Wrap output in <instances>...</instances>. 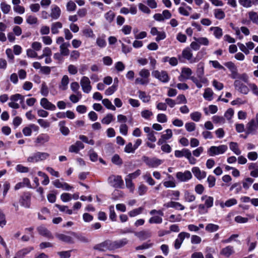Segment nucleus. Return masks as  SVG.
Wrapping results in <instances>:
<instances>
[{
	"mask_svg": "<svg viewBox=\"0 0 258 258\" xmlns=\"http://www.w3.org/2000/svg\"><path fill=\"white\" fill-rule=\"evenodd\" d=\"M1 9L4 14H7L10 11L11 7L6 2H3L1 3Z\"/></svg>",
	"mask_w": 258,
	"mask_h": 258,
	"instance_id": "864d4df0",
	"label": "nucleus"
},
{
	"mask_svg": "<svg viewBox=\"0 0 258 258\" xmlns=\"http://www.w3.org/2000/svg\"><path fill=\"white\" fill-rule=\"evenodd\" d=\"M201 200L203 201H205V205L207 208H210L213 205L214 199L213 197L208 196L207 195H204L202 197Z\"/></svg>",
	"mask_w": 258,
	"mask_h": 258,
	"instance_id": "473e14b6",
	"label": "nucleus"
},
{
	"mask_svg": "<svg viewBox=\"0 0 258 258\" xmlns=\"http://www.w3.org/2000/svg\"><path fill=\"white\" fill-rule=\"evenodd\" d=\"M108 250L111 251L121 248L128 243V240L124 238L119 240L111 241L109 239L106 240Z\"/></svg>",
	"mask_w": 258,
	"mask_h": 258,
	"instance_id": "7ed1b4c3",
	"label": "nucleus"
},
{
	"mask_svg": "<svg viewBox=\"0 0 258 258\" xmlns=\"http://www.w3.org/2000/svg\"><path fill=\"white\" fill-rule=\"evenodd\" d=\"M61 15V10L59 7L56 5H53L51 6V13L50 16L52 19H58Z\"/></svg>",
	"mask_w": 258,
	"mask_h": 258,
	"instance_id": "4be33fe9",
	"label": "nucleus"
},
{
	"mask_svg": "<svg viewBox=\"0 0 258 258\" xmlns=\"http://www.w3.org/2000/svg\"><path fill=\"white\" fill-rule=\"evenodd\" d=\"M212 119L215 123L224 124L225 122V118L222 116L214 115Z\"/></svg>",
	"mask_w": 258,
	"mask_h": 258,
	"instance_id": "4d7b16f0",
	"label": "nucleus"
},
{
	"mask_svg": "<svg viewBox=\"0 0 258 258\" xmlns=\"http://www.w3.org/2000/svg\"><path fill=\"white\" fill-rule=\"evenodd\" d=\"M196 199L195 196L189 192L188 190H185L184 192V200L186 202L190 203L194 202Z\"/></svg>",
	"mask_w": 258,
	"mask_h": 258,
	"instance_id": "4c0bfd02",
	"label": "nucleus"
},
{
	"mask_svg": "<svg viewBox=\"0 0 258 258\" xmlns=\"http://www.w3.org/2000/svg\"><path fill=\"white\" fill-rule=\"evenodd\" d=\"M74 232H68L66 234L56 233L55 235V237L60 241L66 243L73 244L75 243L74 239Z\"/></svg>",
	"mask_w": 258,
	"mask_h": 258,
	"instance_id": "0eeeda50",
	"label": "nucleus"
},
{
	"mask_svg": "<svg viewBox=\"0 0 258 258\" xmlns=\"http://www.w3.org/2000/svg\"><path fill=\"white\" fill-rule=\"evenodd\" d=\"M62 24L60 22L52 23L51 25V31L53 34H57L59 33V29L62 28Z\"/></svg>",
	"mask_w": 258,
	"mask_h": 258,
	"instance_id": "72a5a7b5",
	"label": "nucleus"
},
{
	"mask_svg": "<svg viewBox=\"0 0 258 258\" xmlns=\"http://www.w3.org/2000/svg\"><path fill=\"white\" fill-rule=\"evenodd\" d=\"M108 181L109 184L114 188H121L123 185V181L120 175H111Z\"/></svg>",
	"mask_w": 258,
	"mask_h": 258,
	"instance_id": "1a4fd4ad",
	"label": "nucleus"
},
{
	"mask_svg": "<svg viewBox=\"0 0 258 258\" xmlns=\"http://www.w3.org/2000/svg\"><path fill=\"white\" fill-rule=\"evenodd\" d=\"M214 15L216 19L222 20L225 17L224 12L221 9H216L214 11Z\"/></svg>",
	"mask_w": 258,
	"mask_h": 258,
	"instance_id": "ea45409f",
	"label": "nucleus"
},
{
	"mask_svg": "<svg viewBox=\"0 0 258 258\" xmlns=\"http://www.w3.org/2000/svg\"><path fill=\"white\" fill-rule=\"evenodd\" d=\"M58 126L60 133L65 136L69 135L70 131L69 128L66 126V121L65 120L60 121L58 123Z\"/></svg>",
	"mask_w": 258,
	"mask_h": 258,
	"instance_id": "cd10ccee",
	"label": "nucleus"
},
{
	"mask_svg": "<svg viewBox=\"0 0 258 258\" xmlns=\"http://www.w3.org/2000/svg\"><path fill=\"white\" fill-rule=\"evenodd\" d=\"M191 171L194 176L199 180H201L206 177L207 173L205 171L201 170L199 167H194Z\"/></svg>",
	"mask_w": 258,
	"mask_h": 258,
	"instance_id": "aec40b11",
	"label": "nucleus"
},
{
	"mask_svg": "<svg viewBox=\"0 0 258 258\" xmlns=\"http://www.w3.org/2000/svg\"><path fill=\"white\" fill-rule=\"evenodd\" d=\"M258 125L254 119H251L246 125V134L247 135H255L257 133Z\"/></svg>",
	"mask_w": 258,
	"mask_h": 258,
	"instance_id": "ddd939ff",
	"label": "nucleus"
},
{
	"mask_svg": "<svg viewBox=\"0 0 258 258\" xmlns=\"http://www.w3.org/2000/svg\"><path fill=\"white\" fill-rule=\"evenodd\" d=\"M139 94V98L145 103H147L149 102L151 99V97L150 95H147L146 93L144 91H139L138 92Z\"/></svg>",
	"mask_w": 258,
	"mask_h": 258,
	"instance_id": "58836bf2",
	"label": "nucleus"
},
{
	"mask_svg": "<svg viewBox=\"0 0 258 258\" xmlns=\"http://www.w3.org/2000/svg\"><path fill=\"white\" fill-rule=\"evenodd\" d=\"M248 16L249 19L253 23L258 22V15L256 12L252 11L249 12L248 13Z\"/></svg>",
	"mask_w": 258,
	"mask_h": 258,
	"instance_id": "774afa93",
	"label": "nucleus"
},
{
	"mask_svg": "<svg viewBox=\"0 0 258 258\" xmlns=\"http://www.w3.org/2000/svg\"><path fill=\"white\" fill-rule=\"evenodd\" d=\"M205 63L201 61L197 64L196 73L198 77H204Z\"/></svg>",
	"mask_w": 258,
	"mask_h": 258,
	"instance_id": "e433bc0d",
	"label": "nucleus"
},
{
	"mask_svg": "<svg viewBox=\"0 0 258 258\" xmlns=\"http://www.w3.org/2000/svg\"><path fill=\"white\" fill-rule=\"evenodd\" d=\"M50 136L46 133L39 134L35 139L34 143L36 147H41L44 146L50 141Z\"/></svg>",
	"mask_w": 258,
	"mask_h": 258,
	"instance_id": "6e6552de",
	"label": "nucleus"
},
{
	"mask_svg": "<svg viewBox=\"0 0 258 258\" xmlns=\"http://www.w3.org/2000/svg\"><path fill=\"white\" fill-rule=\"evenodd\" d=\"M190 117L192 120L198 122L202 117V113L200 112L196 111L190 113Z\"/></svg>",
	"mask_w": 258,
	"mask_h": 258,
	"instance_id": "052dcab7",
	"label": "nucleus"
},
{
	"mask_svg": "<svg viewBox=\"0 0 258 258\" xmlns=\"http://www.w3.org/2000/svg\"><path fill=\"white\" fill-rule=\"evenodd\" d=\"M190 79L195 83L198 88H201L203 86V84H206L208 82V79L205 77H196L192 76Z\"/></svg>",
	"mask_w": 258,
	"mask_h": 258,
	"instance_id": "412c9836",
	"label": "nucleus"
},
{
	"mask_svg": "<svg viewBox=\"0 0 258 258\" xmlns=\"http://www.w3.org/2000/svg\"><path fill=\"white\" fill-rule=\"evenodd\" d=\"M181 73L187 79H189L192 74L191 70L187 67H183L181 69Z\"/></svg>",
	"mask_w": 258,
	"mask_h": 258,
	"instance_id": "09e8293b",
	"label": "nucleus"
},
{
	"mask_svg": "<svg viewBox=\"0 0 258 258\" xmlns=\"http://www.w3.org/2000/svg\"><path fill=\"white\" fill-rule=\"evenodd\" d=\"M210 30L213 32V35L217 39H220L223 35L222 29L219 27H211Z\"/></svg>",
	"mask_w": 258,
	"mask_h": 258,
	"instance_id": "c9c22d12",
	"label": "nucleus"
},
{
	"mask_svg": "<svg viewBox=\"0 0 258 258\" xmlns=\"http://www.w3.org/2000/svg\"><path fill=\"white\" fill-rule=\"evenodd\" d=\"M96 44L100 47H105L106 45L105 36H102V37H98L96 40Z\"/></svg>",
	"mask_w": 258,
	"mask_h": 258,
	"instance_id": "69168bd1",
	"label": "nucleus"
},
{
	"mask_svg": "<svg viewBox=\"0 0 258 258\" xmlns=\"http://www.w3.org/2000/svg\"><path fill=\"white\" fill-rule=\"evenodd\" d=\"M192 177V174L189 170H185L184 172L179 171L176 173V178L179 182H187Z\"/></svg>",
	"mask_w": 258,
	"mask_h": 258,
	"instance_id": "9b49d317",
	"label": "nucleus"
},
{
	"mask_svg": "<svg viewBox=\"0 0 258 258\" xmlns=\"http://www.w3.org/2000/svg\"><path fill=\"white\" fill-rule=\"evenodd\" d=\"M40 92L43 96L45 97L48 95V88L45 82H43L41 84Z\"/></svg>",
	"mask_w": 258,
	"mask_h": 258,
	"instance_id": "0e129e2a",
	"label": "nucleus"
},
{
	"mask_svg": "<svg viewBox=\"0 0 258 258\" xmlns=\"http://www.w3.org/2000/svg\"><path fill=\"white\" fill-rule=\"evenodd\" d=\"M234 115V110L232 108H229L224 113V118H226L230 122Z\"/></svg>",
	"mask_w": 258,
	"mask_h": 258,
	"instance_id": "e2e57ef3",
	"label": "nucleus"
},
{
	"mask_svg": "<svg viewBox=\"0 0 258 258\" xmlns=\"http://www.w3.org/2000/svg\"><path fill=\"white\" fill-rule=\"evenodd\" d=\"M149 213L151 215L153 216L149 220L150 224H161L162 223L163 219L162 217L163 216L164 213L162 210H152L150 211Z\"/></svg>",
	"mask_w": 258,
	"mask_h": 258,
	"instance_id": "20e7f679",
	"label": "nucleus"
},
{
	"mask_svg": "<svg viewBox=\"0 0 258 258\" xmlns=\"http://www.w3.org/2000/svg\"><path fill=\"white\" fill-rule=\"evenodd\" d=\"M50 154L47 152H37L29 156L27 161L29 163H37L43 161L49 158Z\"/></svg>",
	"mask_w": 258,
	"mask_h": 258,
	"instance_id": "f257e3e1",
	"label": "nucleus"
},
{
	"mask_svg": "<svg viewBox=\"0 0 258 258\" xmlns=\"http://www.w3.org/2000/svg\"><path fill=\"white\" fill-rule=\"evenodd\" d=\"M55 206L61 212H65L69 215L73 214V211L71 209H69L68 207L66 206H61L58 204H55Z\"/></svg>",
	"mask_w": 258,
	"mask_h": 258,
	"instance_id": "6e6d98bb",
	"label": "nucleus"
},
{
	"mask_svg": "<svg viewBox=\"0 0 258 258\" xmlns=\"http://www.w3.org/2000/svg\"><path fill=\"white\" fill-rule=\"evenodd\" d=\"M74 235V239H77L78 240L83 242H87L88 241V239L87 237L81 234H78L74 232V233L72 234Z\"/></svg>",
	"mask_w": 258,
	"mask_h": 258,
	"instance_id": "bf43d9fd",
	"label": "nucleus"
},
{
	"mask_svg": "<svg viewBox=\"0 0 258 258\" xmlns=\"http://www.w3.org/2000/svg\"><path fill=\"white\" fill-rule=\"evenodd\" d=\"M143 160L150 168H156L163 163L161 160L155 157L151 158L148 157L144 156Z\"/></svg>",
	"mask_w": 258,
	"mask_h": 258,
	"instance_id": "9d476101",
	"label": "nucleus"
},
{
	"mask_svg": "<svg viewBox=\"0 0 258 258\" xmlns=\"http://www.w3.org/2000/svg\"><path fill=\"white\" fill-rule=\"evenodd\" d=\"M234 253V247L232 246L228 245L223 248L220 251V254L225 257H229Z\"/></svg>",
	"mask_w": 258,
	"mask_h": 258,
	"instance_id": "bb28decb",
	"label": "nucleus"
},
{
	"mask_svg": "<svg viewBox=\"0 0 258 258\" xmlns=\"http://www.w3.org/2000/svg\"><path fill=\"white\" fill-rule=\"evenodd\" d=\"M181 56L188 60L190 63H195L197 62L196 58H193L191 50L188 47H186L182 50L181 55L178 56L179 59H180Z\"/></svg>",
	"mask_w": 258,
	"mask_h": 258,
	"instance_id": "4468645a",
	"label": "nucleus"
},
{
	"mask_svg": "<svg viewBox=\"0 0 258 258\" xmlns=\"http://www.w3.org/2000/svg\"><path fill=\"white\" fill-rule=\"evenodd\" d=\"M152 75L153 77L163 83H167L170 80V77L166 71L155 70L152 72Z\"/></svg>",
	"mask_w": 258,
	"mask_h": 258,
	"instance_id": "423d86ee",
	"label": "nucleus"
},
{
	"mask_svg": "<svg viewBox=\"0 0 258 258\" xmlns=\"http://www.w3.org/2000/svg\"><path fill=\"white\" fill-rule=\"evenodd\" d=\"M70 46V44L69 42H67V43L61 44L59 46V51L61 54H62V56H68L70 53V50L69 49V47Z\"/></svg>",
	"mask_w": 258,
	"mask_h": 258,
	"instance_id": "2f4dec72",
	"label": "nucleus"
},
{
	"mask_svg": "<svg viewBox=\"0 0 258 258\" xmlns=\"http://www.w3.org/2000/svg\"><path fill=\"white\" fill-rule=\"evenodd\" d=\"M93 248L95 250L101 252L108 250L106 240L95 245Z\"/></svg>",
	"mask_w": 258,
	"mask_h": 258,
	"instance_id": "f704fd0d",
	"label": "nucleus"
},
{
	"mask_svg": "<svg viewBox=\"0 0 258 258\" xmlns=\"http://www.w3.org/2000/svg\"><path fill=\"white\" fill-rule=\"evenodd\" d=\"M135 235L142 240H146L152 236V233L149 230H142L135 232Z\"/></svg>",
	"mask_w": 258,
	"mask_h": 258,
	"instance_id": "a878e982",
	"label": "nucleus"
},
{
	"mask_svg": "<svg viewBox=\"0 0 258 258\" xmlns=\"http://www.w3.org/2000/svg\"><path fill=\"white\" fill-rule=\"evenodd\" d=\"M165 134H163L161 138L159 139L157 144L161 145L164 143L167 140H169L172 137V132L171 129H167L165 131Z\"/></svg>",
	"mask_w": 258,
	"mask_h": 258,
	"instance_id": "6ab92c4d",
	"label": "nucleus"
},
{
	"mask_svg": "<svg viewBox=\"0 0 258 258\" xmlns=\"http://www.w3.org/2000/svg\"><path fill=\"white\" fill-rule=\"evenodd\" d=\"M102 104L108 109L111 110H115V107L112 104L108 99H104L102 100Z\"/></svg>",
	"mask_w": 258,
	"mask_h": 258,
	"instance_id": "8fccbe9b",
	"label": "nucleus"
},
{
	"mask_svg": "<svg viewBox=\"0 0 258 258\" xmlns=\"http://www.w3.org/2000/svg\"><path fill=\"white\" fill-rule=\"evenodd\" d=\"M33 249V247H29L24 248L17 253V256L18 257H23L25 255L29 253L31 250Z\"/></svg>",
	"mask_w": 258,
	"mask_h": 258,
	"instance_id": "c03bdc74",
	"label": "nucleus"
},
{
	"mask_svg": "<svg viewBox=\"0 0 258 258\" xmlns=\"http://www.w3.org/2000/svg\"><path fill=\"white\" fill-rule=\"evenodd\" d=\"M234 86L236 89L243 94H247L249 92L248 87L243 84L239 80H236L234 81Z\"/></svg>",
	"mask_w": 258,
	"mask_h": 258,
	"instance_id": "dca6fc26",
	"label": "nucleus"
},
{
	"mask_svg": "<svg viewBox=\"0 0 258 258\" xmlns=\"http://www.w3.org/2000/svg\"><path fill=\"white\" fill-rule=\"evenodd\" d=\"M163 206L167 208H173L178 210H183L185 209L184 206L180 203L173 201L165 203Z\"/></svg>",
	"mask_w": 258,
	"mask_h": 258,
	"instance_id": "5701e85b",
	"label": "nucleus"
},
{
	"mask_svg": "<svg viewBox=\"0 0 258 258\" xmlns=\"http://www.w3.org/2000/svg\"><path fill=\"white\" fill-rule=\"evenodd\" d=\"M153 115V112L148 109L143 110L141 112V116L146 120H150Z\"/></svg>",
	"mask_w": 258,
	"mask_h": 258,
	"instance_id": "49530a36",
	"label": "nucleus"
},
{
	"mask_svg": "<svg viewBox=\"0 0 258 258\" xmlns=\"http://www.w3.org/2000/svg\"><path fill=\"white\" fill-rule=\"evenodd\" d=\"M84 148V144L81 141H77L75 144L72 145L69 149V151L71 153H78L81 149Z\"/></svg>",
	"mask_w": 258,
	"mask_h": 258,
	"instance_id": "393cba45",
	"label": "nucleus"
},
{
	"mask_svg": "<svg viewBox=\"0 0 258 258\" xmlns=\"http://www.w3.org/2000/svg\"><path fill=\"white\" fill-rule=\"evenodd\" d=\"M181 5L184 6H185V7H180L178 8V12L181 15L184 16H188L189 15V11H191V8L189 6H186V4L184 3H182Z\"/></svg>",
	"mask_w": 258,
	"mask_h": 258,
	"instance_id": "c756f323",
	"label": "nucleus"
},
{
	"mask_svg": "<svg viewBox=\"0 0 258 258\" xmlns=\"http://www.w3.org/2000/svg\"><path fill=\"white\" fill-rule=\"evenodd\" d=\"M53 184L56 188H62L66 190H71L73 187L66 182H62L59 179H56L52 182Z\"/></svg>",
	"mask_w": 258,
	"mask_h": 258,
	"instance_id": "b1692460",
	"label": "nucleus"
},
{
	"mask_svg": "<svg viewBox=\"0 0 258 258\" xmlns=\"http://www.w3.org/2000/svg\"><path fill=\"white\" fill-rule=\"evenodd\" d=\"M37 230L40 235L50 239L53 238L50 232L45 227L40 226L38 227Z\"/></svg>",
	"mask_w": 258,
	"mask_h": 258,
	"instance_id": "c85d7f7f",
	"label": "nucleus"
},
{
	"mask_svg": "<svg viewBox=\"0 0 258 258\" xmlns=\"http://www.w3.org/2000/svg\"><path fill=\"white\" fill-rule=\"evenodd\" d=\"M115 16V14L113 11H109L105 14L104 18L107 22L110 23L113 21Z\"/></svg>",
	"mask_w": 258,
	"mask_h": 258,
	"instance_id": "3c124183",
	"label": "nucleus"
},
{
	"mask_svg": "<svg viewBox=\"0 0 258 258\" xmlns=\"http://www.w3.org/2000/svg\"><path fill=\"white\" fill-rule=\"evenodd\" d=\"M69 83V78L67 75H64L59 85L58 88L60 90L64 91L68 89V86Z\"/></svg>",
	"mask_w": 258,
	"mask_h": 258,
	"instance_id": "7c9ffc66",
	"label": "nucleus"
},
{
	"mask_svg": "<svg viewBox=\"0 0 258 258\" xmlns=\"http://www.w3.org/2000/svg\"><path fill=\"white\" fill-rule=\"evenodd\" d=\"M40 105L44 109L54 111L56 109V106L54 104L48 101L46 98H43L40 100Z\"/></svg>",
	"mask_w": 258,
	"mask_h": 258,
	"instance_id": "a211bd4d",
	"label": "nucleus"
},
{
	"mask_svg": "<svg viewBox=\"0 0 258 258\" xmlns=\"http://www.w3.org/2000/svg\"><path fill=\"white\" fill-rule=\"evenodd\" d=\"M114 119L113 115L111 113H108L101 120L103 124H109Z\"/></svg>",
	"mask_w": 258,
	"mask_h": 258,
	"instance_id": "603ef678",
	"label": "nucleus"
},
{
	"mask_svg": "<svg viewBox=\"0 0 258 258\" xmlns=\"http://www.w3.org/2000/svg\"><path fill=\"white\" fill-rule=\"evenodd\" d=\"M188 149H183L182 150H175L174 152L175 156L177 158L186 157V151H189Z\"/></svg>",
	"mask_w": 258,
	"mask_h": 258,
	"instance_id": "13d9d810",
	"label": "nucleus"
},
{
	"mask_svg": "<svg viewBox=\"0 0 258 258\" xmlns=\"http://www.w3.org/2000/svg\"><path fill=\"white\" fill-rule=\"evenodd\" d=\"M254 182V179L250 177L246 178L242 181L243 187L247 190L248 189L252 183Z\"/></svg>",
	"mask_w": 258,
	"mask_h": 258,
	"instance_id": "de8ad7c7",
	"label": "nucleus"
},
{
	"mask_svg": "<svg viewBox=\"0 0 258 258\" xmlns=\"http://www.w3.org/2000/svg\"><path fill=\"white\" fill-rule=\"evenodd\" d=\"M91 82L88 77L83 76L80 80V85L81 86L83 91L85 93H89L92 90L91 86Z\"/></svg>",
	"mask_w": 258,
	"mask_h": 258,
	"instance_id": "f8f14e48",
	"label": "nucleus"
},
{
	"mask_svg": "<svg viewBox=\"0 0 258 258\" xmlns=\"http://www.w3.org/2000/svg\"><path fill=\"white\" fill-rule=\"evenodd\" d=\"M228 150V147L226 145H221L219 146H211L207 151L210 156H215L225 153Z\"/></svg>",
	"mask_w": 258,
	"mask_h": 258,
	"instance_id": "39448f33",
	"label": "nucleus"
},
{
	"mask_svg": "<svg viewBox=\"0 0 258 258\" xmlns=\"http://www.w3.org/2000/svg\"><path fill=\"white\" fill-rule=\"evenodd\" d=\"M21 98H22V95L20 94H16L11 96L10 100L11 101L9 103V106L14 109H18L20 105L16 102L20 100Z\"/></svg>",
	"mask_w": 258,
	"mask_h": 258,
	"instance_id": "f3484780",
	"label": "nucleus"
},
{
	"mask_svg": "<svg viewBox=\"0 0 258 258\" xmlns=\"http://www.w3.org/2000/svg\"><path fill=\"white\" fill-rule=\"evenodd\" d=\"M229 148L236 155H239L241 154V151L238 148V146L236 142H230L229 144Z\"/></svg>",
	"mask_w": 258,
	"mask_h": 258,
	"instance_id": "a18cd8bd",
	"label": "nucleus"
},
{
	"mask_svg": "<svg viewBox=\"0 0 258 258\" xmlns=\"http://www.w3.org/2000/svg\"><path fill=\"white\" fill-rule=\"evenodd\" d=\"M213 94L214 92L210 88H207L205 90L203 97L206 100L211 101L213 99Z\"/></svg>",
	"mask_w": 258,
	"mask_h": 258,
	"instance_id": "a19ab883",
	"label": "nucleus"
},
{
	"mask_svg": "<svg viewBox=\"0 0 258 258\" xmlns=\"http://www.w3.org/2000/svg\"><path fill=\"white\" fill-rule=\"evenodd\" d=\"M19 202L22 206L26 208H30L31 205V194L28 192H24L20 197Z\"/></svg>",
	"mask_w": 258,
	"mask_h": 258,
	"instance_id": "2eb2a0df",
	"label": "nucleus"
},
{
	"mask_svg": "<svg viewBox=\"0 0 258 258\" xmlns=\"http://www.w3.org/2000/svg\"><path fill=\"white\" fill-rule=\"evenodd\" d=\"M117 85L113 84L105 90V94L107 96L113 94L117 90Z\"/></svg>",
	"mask_w": 258,
	"mask_h": 258,
	"instance_id": "338daca9",
	"label": "nucleus"
},
{
	"mask_svg": "<svg viewBox=\"0 0 258 258\" xmlns=\"http://www.w3.org/2000/svg\"><path fill=\"white\" fill-rule=\"evenodd\" d=\"M219 229V225L213 223L208 224L205 227L206 231L211 233L216 232L218 231Z\"/></svg>",
	"mask_w": 258,
	"mask_h": 258,
	"instance_id": "37998d69",
	"label": "nucleus"
},
{
	"mask_svg": "<svg viewBox=\"0 0 258 258\" xmlns=\"http://www.w3.org/2000/svg\"><path fill=\"white\" fill-rule=\"evenodd\" d=\"M139 77L136 79L135 83L137 85H145L149 83L150 71L146 69H143L139 72Z\"/></svg>",
	"mask_w": 258,
	"mask_h": 258,
	"instance_id": "f03ea898",
	"label": "nucleus"
},
{
	"mask_svg": "<svg viewBox=\"0 0 258 258\" xmlns=\"http://www.w3.org/2000/svg\"><path fill=\"white\" fill-rule=\"evenodd\" d=\"M67 10L69 12L75 11L76 9L77 6L75 2L72 1H69L66 5Z\"/></svg>",
	"mask_w": 258,
	"mask_h": 258,
	"instance_id": "680f3d73",
	"label": "nucleus"
},
{
	"mask_svg": "<svg viewBox=\"0 0 258 258\" xmlns=\"http://www.w3.org/2000/svg\"><path fill=\"white\" fill-rule=\"evenodd\" d=\"M194 39L199 42L200 46L201 45L208 46L210 42L207 37H201L199 38L194 37Z\"/></svg>",
	"mask_w": 258,
	"mask_h": 258,
	"instance_id": "79ce46f5",
	"label": "nucleus"
},
{
	"mask_svg": "<svg viewBox=\"0 0 258 258\" xmlns=\"http://www.w3.org/2000/svg\"><path fill=\"white\" fill-rule=\"evenodd\" d=\"M143 178L146 181V182L150 185H153L155 184L154 180L152 178L151 174L149 172L146 173L143 175Z\"/></svg>",
	"mask_w": 258,
	"mask_h": 258,
	"instance_id": "5fc2aeb1",
	"label": "nucleus"
}]
</instances>
